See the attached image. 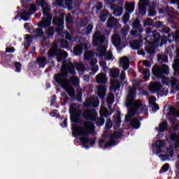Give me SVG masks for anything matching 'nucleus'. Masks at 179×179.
Masks as SVG:
<instances>
[{"label": "nucleus", "instance_id": "15", "mask_svg": "<svg viewBox=\"0 0 179 179\" xmlns=\"http://www.w3.org/2000/svg\"><path fill=\"white\" fill-rule=\"evenodd\" d=\"M104 138H101L99 141V148L101 149H107V148H110V146H115V145H118V143L115 140H110L109 142L106 143L105 145L103 147V143H104Z\"/></svg>", "mask_w": 179, "mask_h": 179}, {"label": "nucleus", "instance_id": "53", "mask_svg": "<svg viewBox=\"0 0 179 179\" xmlns=\"http://www.w3.org/2000/svg\"><path fill=\"white\" fill-rule=\"evenodd\" d=\"M144 26H153V20L151 18H147L144 22H143Z\"/></svg>", "mask_w": 179, "mask_h": 179}, {"label": "nucleus", "instance_id": "51", "mask_svg": "<svg viewBox=\"0 0 179 179\" xmlns=\"http://www.w3.org/2000/svg\"><path fill=\"white\" fill-rule=\"evenodd\" d=\"M170 139L172 142L178 141V134H177V133H171L170 135Z\"/></svg>", "mask_w": 179, "mask_h": 179}, {"label": "nucleus", "instance_id": "24", "mask_svg": "<svg viewBox=\"0 0 179 179\" xmlns=\"http://www.w3.org/2000/svg\"><path fill=\"white\" fill-rule=\"evenodd\" d=\"M36 63L38 64L39 68H45V66L47 65V57H37Z\"/></svg>", "mask_w": 179, "mask_h": 179}, {"label": "nucleus", "instance_id": "39", "mask_svg": "<svg viewBox=\"0 0 179 179\" xmlns=\"http://www.w3.org/2000/svg\"><path fill=\"white\" fill-rule=\"evenodd\" d=\"M34 32L36 33L35 37H36V38L44 36V31L43 29L36 28L34 30Z\"/></svg>", "mask_w": 179, "mask_h": 179}, {"label": "nucleus", "instance_id": "45", "mask_svg": "<svg viewBox=\"0 0 179 179\" xmlns=\"http://www.w3.org/2000/svg\"><path fill=\"white\" fill-rule=\"evenodd\" d=\"M134 99H135V90H129L127 100H134Z\"/></svg>", "mask_w": 179, "mask_h": 179}, {"label": "nucleus", "instance_id": "38", "mask_svg": "<svg viewBox=\"0 0 179 179\" xmlns=\"http://www.w3.org/2000/svg\"><path fill=\"white\" fill-rule=\"evenodd\" d=\"M85 107H87V108H89V107H93L94 108H97V107H99V103L93 102L92 103V100H90L86 102Z\"/></svg>", "mask_w": 179, "mask_h": 179}, {"label": "nucleus", "instance_id": "13", "mask_svg": "<svg viewBox=\"0 0 179 179\" xmlns=\"http://www.w3.org/2000/svg\"><path fill=\"white\" fill-rule=\"evenodd\" d=\"M121 24L120 21L115 18V17H110L107 21V27L110 29H115V27H120Z\"/></svg>", "mask_w": 179, "mask_h": 179}, {"label": "nucleus", "instance_id": "28", "mask_svg": "<svg viewBox=\"0 0 179 179\" xmlns=\"http://www.w3.org/2000/svg\"><path fill=\"white\" fill-rule=\"evenodd\" d=\"M122 134H124V129H119L118 130L114 131L110 137L113 139H120V138L122 137Z\"/></svg>", "mask_w": 179, "mask_h": 179}, {"label": "nucleus", "instance_id": "3", "mask_svg": "<svg viewBox=\"0 0 179 179\" xmlns=\"http://www.w3.org/2000/svg\"><path fill=\"white\" fill-rule=\"evenodd\" d=\"M152 73L155 78L158 79H163L164 78V75H169L170 73V69L167 64H162L160 66L155 64L152 66Z\"/></svg>", "mask_w": 179, "mask_h": 179}, {"label": "nucleus", "instance_id": "16", "mask_svg": "<svg viewBox=\"0 0 179 179\" xmlns=\"http://www.w3.org/2000/svg\"><path fill=\"white\" fill-rule=\"evenodd\" d=\"M176 111V108H174L173 106H171L169 108V113L167 115V118L169 119V122L173 124L175 122H177V117L175 115Z\"/></svg>", "mask_w": 179, "mask_h": 179}, {"label": "nucleus", "instance_id": "52", "mask_svg": "<svg viewBox=\"0 0 179 179\" xmlns=\"http://www.w3.org/2000/svg\"><path fill=\"white\" fill-rule=\"evenodd\" d=\"M105 128L106 129H111L113 128V122L110 119H107Z\"/></svg>", "mask_w": 179, "mask_h": 179}, {"label": "nucleus", "instance_id": "7", "mask_svg": "<svg viewBox=\"0 0 179 179\" xmlns=\"http://www.w3.org/2000/svg\"><path fill=\"white\" fill-rule=\"evenodd\" d=\"M92 40L94 47H101L106 41V36L102 35L101 31H96L92 36Z\"/></svg>", "mask_w": 179, "mask_h": 179}, {"label": "nucleus", "instance_id": "42", "mask_svg": "<svg viewBox=\"0 0 179 179\" xmlns=\"http://www.w3.org/2000/svg\"><path fill=\"white\" fill-rule=\"evenodd\" d=\"M69 47V42L66 39H62L60 41V48L66 50Z\"/></svg>", "mask_w": 179, "mask_h": 179}, {"label": "nucleus", "instance_id": "18", "mask_svg": "<svg viewBox=\"0 0 179 179\" xmlns=\"http://www.w3.org/2000/svg\"><path fill=\"white\" fill-rule=\"evenodd\" d=\"M168 40L169 43L175 41L177 43L179 40V30H176L175 32H171L168 35Z\"/></svg>", "mask_w": 179, "mask_h": 179}, {"label": "nucleus", "instance_id": "57", "mask_svg": "<svg viewBox=\"0 0 179 179\" xmlns=\"http://www.w3.org/2000/svg\"><path fill=\"white\" fill-rule=\"evenodd\" d=\"M170 82H171V87H176L178 80H177V78L176 77H173L172 79L170 80Z\"/></svg>", "mask_w": 179, "mask_h": 179}, {"label": "nucleus", "instance_id": "10", "mask_svg": "<svg viewBox=\"0 0 179 179\" xmlns=\"http://www.w3.org/2000/svg\"><path fill=\"white\" fill-rule=\"evenodd\" d=\"M59 54H61V50L58 49V45L57 43H52L48 51V57L54 58V57H57Z\"/></svg>", "mask_w": 179, "mask_h": 179}, {"label": "nucleus", "instance_id": "11", "mask_svg": "<svg viewBox=\"0 0 179 179\" xmlns=\"http://www.w3.org/2000/svg\"><path fill=\"white\" fill-rule=\"evenodd\" d=\"M61 86L66 92L68 95L71 97V99H75V97H76L75 88H73V87H72L69 83H66Z\"/></svg>", "mask_w": 179, "mask_h": 179}, {"label": "nucleus", "instance_id": "47", "mask_svg": "<svg viewBox=\"0 0 179 179\" xmlns=\"http://www.w3.org/2000/svg\"><path fill=\"white\" fill-rule=\"evenodd\" d=\"M104 122H106V119H104V117H100L97 120V121L96 122V127H103V125H104Z\"/></svg>", "mask_w": 179, "mask_h": 179}, {"label": "nucleus", "instance_id": "8", "mask_svg": "<svg viewBox=\"0 0 179 179\" xmlns=\"http://www.w3.org/2000/svg\"><path fill=\"white\" fill-rule=\"evenodd\" d=\"M82 115L87 121L94 122L97 120V111H96V109H85L83 110Z\"/></svg>", "mask_w": 179, "mask_h": 179}, {"label": "nucleus", "instance_id": "14", "mask_svg": "<svg viewBox=\"0 0 179 179\" xmlns=\"http://www.w3.org/2000/svg\"><path fill=\"white\" fill-rule=\"evenodd\" d=\"M106 94H107V87L106 85H100L97 89V96L101 100L106 99Z\"/></svg>", "mask_w": 179, "mask_h": 179}, {"label": "nucleus", "instance_id": "27", "mask_svg": "<svg viewBox=\"0 0 179 179\" xmlns=\"http://www.w3.org/2000/svg\"><path fill=\"white\" fill-rule=\"evenodd\" d=\"M151 39L154 40L155 44H158V43H160V40H162V36H160L159 32L153 31L151 35Z\"/></svg>", "mask_w": 179, "mask_h": 179}, {"label": "nucleus", "instance_id": "31", "mask_svg": "<svg viewBox=\"0 0 179 179\" xmlns=\"http://www.w3.org/2000/svg\"><path fill=\"white\" fill-rule=\"evenodd\" d=\"M109 15L110 13L107 10H103L99 15V19L101 22H106Z\"/></svg>", "mask_w": 179, "mask_h": 179}, {"label": "nucleus", "instance_id": "32", "mask_svg": "<svg viewBox=\"0 0 179 179\" xmlns=\"http://www.w3.org/2000/svg\"><path fill=\"white\" fill-rule=\"evenodd\" d=\"M169 127V123L166 121L162 122L161 123H159V127L158 129L159 132H164V131H166V129H167Z\"/></svg>", "mask_w": 179, "mask_h": 179}, {"label": "nucleus", "instance_id": "59", "mask_svg": "<svg viewBox=\"0 0 179 179\" xmlns=\"http://www.w3.org/2000/svg\"><path fill=\"white\" fill-rule=\"evenodd\" d=\"M143 75L145 76V79H149L150 76V71L149 69H146L145 71H143Z\"/></svg>", "mask_w": 179, "mask_h": 179}, {"label": "nucleus", "instance_id": "6", "mask_svg": "<svg viewBox=\"0 0 179 179\" xmlns=\"http://www.w3.org/2000/svg\"><path fill=\"white\" fill-rule=\"evenodd\" d=\"M69 113L71 122H74L76 124L80 122V115H82V112L76 109V103H71L70 105Z\"/></svg>", "mask_w": 179, "mask_h": 179}, {"label": "nucleus", "instance_id": "56", "mask_svg": "<svg viewBox=\"0 0 179 179\" xmlns=\"http://www.w3.org/2000/svg\"><path fill=\"white\" fill-rule=\"evenodd\" d=\"M136 106L134 108V110H136V112L138 111V110H141L142 107V101H137V103L134 104Z\"/></svg>", "mask_w": 179, "mask_h": 179}, {"label": "nucleus", "instance_id": "61", "mask_svg": "<svg viewBox=\"0 0 179 179\" xmlns=\"http://www.w3.org/2000/svg\"><path fill=\"white\" fill-rule=\"evenodd\" d=\"M170 31H171V29L169 27L164 26L162 29V32L164 33L165 34H169Z\"/></svg>", "mask_w": 179, "mask_h": 179}, {"label": "nucleus", "instance_id": "23", "mask_svg": "<svg viewBox=\"0 0 179 179\" xmlns=\"http://www.w3.org/2000/svg\"><path fill=\"white\" fill-rule=\"evenodd\" d=\"M85 50V44L82 45H76L73 48V51L75 55H77V57H79V55H82L83 50Z\"/></svg>", "mask_w": 179, "mask_h": 179}, {"label": "nucleus", "instance_id": "21", "mask_svg": "<svg viewBox=\"0 0 179 179\" xmlns=\"http://www.w3.org/2000/svg\"><path fill=\"white\" fill-rule=\"evenodd\" d=\"M146 15V7L143 4L138 5V10L136 13L137 17H143Z\"/></svg>", "mask_w": 179, "mask_h": 179}, {"label": "nucleus", "instance_id": "63", "mask_svg": "<svg viewBox=\"0 0 179 179\" xmlns=\"http://www.w3.org/2000/svg\"><path fill=\"white\" fill-rule=\"evenodd\" d=\"M128 115H130V117H134V115H136V110H134V108L129 109Z\"/></svg>", "mask_w": 179, "mask_h": 179}, {"label": "nucleus", "instance_id": "9", "mask_svg": "<svg viewBox=\"0 0 179 179\" xmlns=\"http://www.w3.org/2000/svg\"><path fill=\"white\" fill-rule=\"evenodd\" d=\"M132 27L135 29L131 31L132 36H141L143 32V28H142V25H141V20L138 18L133 22Z\"/></svg>", "mask_w": 179, "mask_h": 179}, {"label": "nucleus", "instance_id": "5", "mask_svg": "<svg viewBox=\"0 0 179 179\" xmlns=\"http://www.w3.org/2000/svg\"><path fill=\"white\" fill-rule=\"evenodd\" d=\"M51 10V8L48 6L43 8V17H45V20L41 21L37 24V26L41 29H47L51 26V22L52 21V14L48 13Z\"/></svg>", "mask_w": 179, "mask_h": 179}, {"label": "nucleus", "instance_id": "19", "mask_svg": "<svg viewBox=\"0 0 179 179\" xmlns=\"http://www.w3.org/2000/svg\"><path fill=\"white\" fill-rule=\"evenodd\" d=\"M66 18H65V22H66V28L69 30H71V27H72V26H73V17L72 16V15L71 13H68L67 15H65Z\"/></svg>", "mask_w": 179, "mask_h": 179}, {"label": "nucleus", "instance_id": "36", "mask_svg": "<svg viewBox=\"0 0 179 179\" xmlns=\"http://www.w3.org/2000/svg\"><path fill=\"white\" fill-rule=\"evenodd\" d=\"M124 8L128 12V13H132L135 10V4L134 3H127L124 6Z\"/></svg>", "mask_w": 179, "mask_h": 179}, {"label": "nucleus", "instance_id": "62", "mask_svg": "<svg viewBox=\"0 0 179 179\" xmlns=\"http://www.w3.org/2000/svg\"><path fill=\"white\" fill-rule=\"evenodd\" d=\"M156 10L155 8H151L148 11V16H150L151 17H153V16H156Z\"/></svg>", "mask_w": 179, "mask_h": 179}, {"label": "nucleus", "instance_id": "12", "mask_svg": "<svg viewBox=\"0 0 179 179\" xmlns=\"http://www.w3.org/2000/svg\"><path fill=\"white\" fill-rule=\"evenodd\" d=\"M112 44L115 47L117 51H121L122 50V47H121V37L120 35L115 34L113 35Z\"/></svg>", "mask_w": 179, "mask_h": 179}, {"label": "nucleus", "instance_id": "29", "mask_svg": "<svg viewBox=\"0 0 179 179\" xmlns=\"http://www.w3.org/2000/svg\"><path fill=\"white\" fill-rule=\"evenodd\" d=\"M1 58L2 62H10L12 61V57L10 55H8L5 52L1 54Z\"/></svg>", "mask_w": 179, "mask_h": 179}, {"label": "nucleus", "instance_id": "22", "mask_svg": "<svg viewBox=\"0 0 179 179\" xmlns=\"http://www.w3.org/2000/svg\"><path fill=\"white\" fill-rule=\"evenodd\" d=\"M145 50L148 54L152 55L156 52V46H155V44L153 43H149L148 45H145Z\"/></svg>", "mask_w": 179, "mask_h": 179}, {"label": "nucleus", "instance_id": "40", "mask_svg": "<svg viewBox=\"0 0 179 179\" xmlns=\"http://www.w3.org/2000/svg\"><path fill=\"white\" fill-rule=\"evenodd\" d=\"M162 157L164 159H169V157H173L174 156V149L173 148H168V154L162 155Z\"/></svg>", "mask_w": 179, "mask_h": 179}, {"label": "nucleus", "instance_id": "4", "mask_svg": "<svg viewBox=\"0 0 179 179\" xmlns=\"http://www.w3.org/2000/svg\"><path fill=\"white\" fill-rule=\"evenodd\" d=\"M65 16H66V13H62L59 17L56 16L53 17L52 24L55 26V31L57 34H62L64 33Z\"/></svg>", "mask_w": 179, "mask_h": 179}, {"label": "nucleus", "instance_id": "44", "mask_svg": "<svg viewBox=\"0 0 179 179\" xmlns=\"http://www.w3.org/2000/svg\"><path fill=\"white\" fill-rule=\"evenodd\" d=\"M169 169H170V164L169 163H166L162 166L159 171V173L162 174V173H167Z\"/></svg>", "mask_w": 179, "mask_h": 179}, {"label": "nucleus", "instance_id": "49", "mask_svg": "<svg viewBox=\"0 0 179 179\" xmlns=\"http://www.w3.org/2000/svg\"><path fill=\"white\" fill-rule=\"evenodd\" d=\"M15 71L18 73H20V71H22V64L19 62H15Z\"/></svg>", "mask_w": 179, "mask_h": 179}, {"label": "nucleus", "instance_id": "43", "mask_svg": "<svg viewBox=\"0 0 179 179\" xmlns=\"http://www.w3.org/2000/svg\"><path fill=\"white\" fill-rule=\"evenodd\" d=\"M115 100V96H114V94L109 93L107 99V103L108 104H113Z\"/></svg>", "mask_w": 179, "mask_h": 179}, {"label": "nucleus", "instance_id": "50", "mask_svg": "<svg viewBox=\"0 0 179 179\" xmlns=\"http://www.w3.org/2000/svg\"><path fill=\"white\" fill-rule=\"evenodd\" d=\"M55 32V28L54 27H50L48 28L46 34L49 36V37H52L54 36V33Z\"/></svg>", "mask_w": 179, "mask_h": 179}, {"label": "nucleus", "instance_id": "25", "mask_svg": "<svg viewBox=\"0 0 179 179\" xmlns=\"http://www.w3.org/2000/svg\"><path fill=\"white\" fill-rule=\"evenodd\" d=\"M130 126L134 128V129H139L141 128V121L137 117L131 119L130 121Z\"/></svg>", "mask_w": 179, "mask_h": 179}, {"label": "nucleus", "instance_id": "46", "mask_svg": "<svg viewBox=\"0 0 179 179\" xmlns=\"http://www.w3.org/2000/svg\"><path fill=\"white\" fill-rule=\"evenodd\" d=\"M110 114V112H108V109L107 108H103L100 111V115H103L105 118H108V115Z\"/></svg>", "mask_w": 179, "mask_h": 179}, {"label": "nucleus", "instance_id": "41", "mask_svg": "<svg viewBox=\"0 0 179 179\" xmlns=\"http://www.w3.org/2000/svg\"><path fill=\"white\" fill-rule=\"evenodd\" d=\"M155 146L157 149H163L166 146V142L163 140H159L155 142Z\"/></svg>", "mask_w": 179, "mask_h": 179}, {"label": "nucleus", "instance_id": "2", "mask_svg": "<svg viewBox=\"0 0 179 179\" xmlns=\"http://www.w3.org/2000/svg\"><path fill=\"white\" fill-rule=\"evenodd\" d=\"M62 66L61 73H55L53 79L58 85H62L65 83H68L67 80L64 79V78H68V75H76V71H75V66L72 63L69 64L66 63V60L62 61Z\"/></svg>", "mask_w": 179, "mask_h": 179}, {"label": "nucleus", "instance_id": "26", "mask_svg": "<svg viewBox=\"0 0 179 179\" xmlns=\"http://www.w3.org/2000/svg\"><path fill=\"white\" fill-rule=\"evenodd\" d=\"M118 89H121V83L117 80L112 82L110 85V92L115 93Z\"/></svg>", "mask_w": 179, "mask_h": 179}, {"label": "nucleus", "instance_id": "30", "mask_svg": "<svg viewBox=\"0 0 179 179\" xmlns=\"http://www.w3.org/2000/svg\"><path fill=\"white\" fill-rule=\"evenodd\" d=\"M26 38L24 41V50H29V47H30V44H31V35L27 34Z\"/></svg>", "mask_w": 179, "mask_h": 179}, {"label": "nucleus", "instance_id": "60", "mask_svg": "<svg viewBox=\"0 0 179 179\" xmlns=\"http://www.w3.org/2000/svg\"><path fill=\"white\" fill-rule=\"evenodd\" d=\"M154 27H156V29H160L163 26V22L162 21H157L155 22L153 25Z\"/></svg>", "mask_w": 179, "mask_h": 179}, {"label": "nucleus", "instance_id": "48", "mask_svg": "<svg viewBox=\"0 0 179 179\" xmlns=\"http://www.w3.org/2000/svg\"><path fill=\"white\" fill-rule=\"evenodd\" d=\"M121 112L118 111L117 116L116 117V126L117 127V128H120V127H121Z\"/></svg>", "mask_w": 179, "mask_h": 179}, {"label": "nucleus", "instance_id": "54", "mask_svg": "<svg viewBox=\"0 0 179 179\" xmlns=\"http://www.w3.org/2000/svg\"><path fill=\"white\" fill-rule=\"evenodd\" d=\"M124 24H127L129 22V13H126L122 17Z\"/></svg>", "mask_w": 179, "mask_h": 179}, {"label": "nucleus", "instance_id": "37", "mask_svg": "<svg viewBox=\"0 0 179 179\" xmlns=\"http://www.w3.org/2000/svg\"><path fill=\"white\" fill-rule=\"evenodd\" d=\"M100 58H103L107 55V50L103 46H100V48L97 50Z\"/></svg>", "mask_w": 179, "mask_h": 179}, {"label": "nucleus", "instance_id": "20", "mask_svg": "<svg viewBox=\"0 0 179 179\" xmlns=\"http://www.w3.org/2000/svg\"><path fill=\"white\" fill-rule=\"evenodd\" d=\"M107 76L101 73L96 76V83L99 85H106L107 83Z\"/></svg>", "mask_w": 179, "mask_h": 179}, {"label": "nucleus", "instance_id": "58", "mask_svg": "<svg viewBox=\"0 0 179 179\" xmlns=\"http://www.w3.org/2000/svg\"><path fill=\"white\" fill-rule=\"evenodd\" d=\"M29 13L31 15L33 13H35L37 10V8H36L35 6H30L29 8Z\"/></svg>", "mask_w": 179, "mask_h": 179}, {"label": "nucleus", "instance_id": "33", "mask_svg": "<svg viewBox=\"0 0 179 179\" xmlns=\"http://www.w3.org/2000/svg\"><path fill=\"white\" fill-rule=\"evenodd\" d=\"M110 76L113 79H117L120 76V70L118 69H110Z\"/></svg>", "mask_w": 179, "mask_h": 179}, {"label": "nucleus", "instance_id": "64", "mask_svg": "<svg viewBox=\"0 0 179 179\" xmlns=\"http://www.w3.org/2000/svg\"><path fill=\"white\" fill-rule=\"evenodd\" d=\"M114 15L115 16H121V15H122V8H120L114 11Z\"/></svg>", "mask_w": 179, "mask_h": 179}, {"label": "nucleus", "instance_id": "55", "mask_svg": "<svg viewBox=\"0 0 179 179\" xmlns=\"http://www.w3.org/2000/svg\"><path fill=\"white\" fill-rule=\"evenodd\" d=\"M82 97H83V94L82 93V91H77L76 100L77 101H78V103H82Z\"/></svg>", "mask_w": 179, "mask_h": 179}, {"label": "nucleus", "instance_id": "17", "mask_svg": "<svg viewBox=\"0 0 179 179\" xmlns=\"http://www.w3.org/2000/svg\"><path fill=\"white\" fill-rule=\"evenodd\" d=\"M148 89L151 93H157L162 90V83L157 82L150 83Z\"/></svg>", "mask_w": 179, "mask_h": 179}, {"label": "nucleus", "instance_id": "35", "mask_svg": "<svg viewBox=\"0 0 179 179\" xmlns=\"http://www.w3.org/2000/svg\"><path fill=\"white\" fill-rule=\"evenodd\" d=\"M142 43L140 41L134 40L133 44L131 45L132 50H139L142 47Z\"/></svg>", "mask_w": 179, "mask_h": 179}, {"label": "nucleus", "instance_id": "34", "mask_svg": "<svg viewBox=\"0 0 179 179\" xmlns=\"http://www.w3.org/2000/svg\"><path fill=\"white\" fill-rule=\"evenodd\" d=\"M31 16L28 12L27 10H24L20 15L22 20H24V22H27L29 20V17Z\"/></svg>", "mask_w": 179, "mask_h": 179}, {"label": "nucleus", "instance_id": "1", "mask_svg": "<svg viewBox=\"0 0 179 179\" xmlns=\"http://www.w3.org/2000/svg\"><path fill=\"white\" fill-rule=\"evenodd\" d=\"M71 131L73 136L77 138V136H84L80 138V142L82 143L83 146L90 143V146H94L96 145V137L93 138H89V135L93 134L96 131V126L93 122H85L84 127L78 126L76 124H71Z\"/></svg>", "mask_w": 179, "mask_h": 179}]
</instances>
